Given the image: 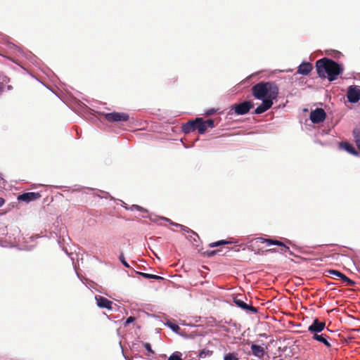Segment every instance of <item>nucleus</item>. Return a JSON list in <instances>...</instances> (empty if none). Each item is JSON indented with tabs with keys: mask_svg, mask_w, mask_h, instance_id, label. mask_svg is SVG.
I'll return each instance as SVG.
<instances>
[{
	"mask_svg": "<svg viewBox=\"0 0 360 360\" xmlns=\"http://www.w3.org/2000/svg\"><path fill=\"white\" fill-rule=\"evenodd\" d=\"M251 91L256 99L262 101L254 112L255 114L259 115L272 107L274 101L278 96L279 88L275 82H260L252 86Z\"/></svg>",
	"mask_w": 360,
	"mask_h": 360,
	"instance_id": "nucleus-1",
	"label": "nucleus"
},
{
	"mask_svg": "<svg viewBox=\"0 0 360 360\" xmlns=\"http://www.w3.org/2000/svg\"><path fill=\"white\" fill-rule=\"evenodd\" d=\"M316 68L320 77H327L330 82L336 79L343 70L338 63L327 58L318 60L316 63Z\"/></svg>",
	"mask_w": 360,
	"mask_h": 360,
	"instance_id": "nucleus-2",
	"label": "nucleus"
},
{
	"mask_svg": "<svg viewBox=\"0 0 360 360\" xmlns=\"http://www.w3.org/2000/svg\"><path fill=\"white\" fill-rule=\"evenodd\" d=\"M255 243H266V245L270 246L271 245H276L281 247L280 252L285 253L288 252L290 255H292V252L290 250V248L286 246L283 242L273 240V239H266L264 238H257L253 240Z\"/></svg>",
	"mask_w": 360,
	"mask_h": 360,
	"instance_id": "nucleus-3",
	"label": "nucleus"
},
{
	"mask_svg": "<svg viewBox=\"0 0 360 360\" xmlns=\"http://www.w3.org/2000/svg\"><path fill=\"white\" fill-rule=\"evenodd\" d=\"M105 119L111 122H127L129 119V115L125 112H112L103 113Z\"/></svg>",
	"mask_w": 360,
	"mask_h": 360,
	"instance_id": "nucleus-4",
	"label": "nucleus"
},
{
	"mask_svg": "<svg viewBox=\"0 0 360 360\" xmlns=\"http://www.w3.org/2000/svg\"><path fill=\"white\" fill-rule=\"evenodd\" d=\"M254 106L251 101H245L238 104L232 105L231 109L234 110L236 115H242L247 114Z\"/></svg>",
	"mask_w": 360,
	"mask_h": 360,
	"instance_id": "nucleus-5",
	"label": "nucleus"
},
{
	"mask_svg": "<svg viewBox=\"0 0 360 360\" xmlns=\"http://www.w3.org/2000/svg\"><path fill=\"white\" fill-rule=\"evenodd\" d=\"M347 98L349 102L357 103L360 99V89L357 86L352 85L347 89Z\"/></svg>",
	"mask_w": 360,
	"mask_h": 360,
	"instance_id": "nucleus-6",
	"label": "nucleus"
},
{
	"mask_svg": "<svg viewBox=\"0 0 360 360\" xmlns=\"http://www.w3.org/2000/svg\"><path fill=\"white\" fill-rule=\"evenodd\" d=\"M326 117V112L322 108H316L310 113V120L313 123L323 122Z\"/></svg>",
	"mask_w": 360,
	"mask_h": 360,
	"instance_id": "nucleus-7",
	"label": "nucleus"
},
{
	"mask_svg": "<svg viewBox=\"0 0 360 360\" xmlns=\"http://www.w3.org/2000/svg\"><path fill=\"white\" fill-rule=\"evenodd\" d=\"M41 197V195L39 192H28L24 193L18 197V200L19 201H23L26 202H30L31 201L36 200L39 199Z\"/></svg>",
	"mask_w": 360,
	"mask_h": 360,
	"instance_id": "nucleus-8",
	"label": "nucleus"
},
{
	"mask_svg": "<svg viewBox=\"0 0 360 360\" xmlns=\"http://www.w3.org/2000/svg\"><path fill=\"white\" fill-rule=\"evenodd\" d=\"M95 300L96 301V304L99 308L108 309H112V302L108 299L101 295H96Z\"/></svg>",
	"mask_w": 360,
	"mask_h": 360,
	"instance_id": "nucleus-9",
	"label": "nucleus"
},
{
	"mask_svg": "<svg viewBox=\"0 0 360 360\" xmlns=\"http://www.w3.org/2000/svg\"><path fill=\"white\" fill-rule=\"evenodd\" d=\"M326 327L325 322H321L318 319H315L311 325L308 327V330L311 333H316L321 332Z\"/></svg>",
	"mask_w": 360,
	"mask_h": 360,
	"instance_id": "nucleus-10",
	"label": "nucleus"
},
{
	"mask_svg": "<svg viewBox=\"0 0 360 360\" xmlns=\"http://www.w3.org/2000/svg\"><path fill=\"white\" fill-rule=\"evenodd\" d=\"M195 130H198L199 134H204L207 129L204 120L201 117H198L193 120Z\"/></svg>",
	"mask_w": 360,
	"mask_h": 360,
	"instance_id": "nucleus-11",
	"label": "nucleus"
},
{
	"mask_svg": "<svg viewBox=\"0 0 360 360\" xmlns=\"http://www.w3.org/2000/svg\"><path fill=\"white\" fill-rule=\"evenodd\" d=\"M312 65L310 63H302L300 65L297 71V74L302 75H307L312 70Z\"/></svg>",
	"mask_w": 360,
	"mask_h": 360,
	"instance_id": "nucleus-12",
	"label": "nucleus"
},
{
	"mask_svg": "<svg viewBox=\"0 0 360 360\" xmlns=\"http://www.w3.org/2000/svg\"><path fill=\"white\" fill-rule=\"evenodd\" d=\"M234 302H235V304L238 307L242 308L243 309L249 310V311H250L252 312H254V313H256L257 311V309L256 307L250 306V305L246 304L245 302H244L240 299L235 298L234 299Z\"/></svg>",
	"mask_w": 360,
	"mask_h": 360,
	"instance_id": "nucleus-13",
	"label": "nucleus"
},
{
	"mask_svg": "<svg viewBox=\"0 0 360 360\" xmlns=\"http://www.w3.org/2000/svg\"><path fill=\"white\" fill-rule=\"evenodd\" d=\"M251 350L252 354L259 358H262L264 355V349L262 347L252 344L251 345Z\"/></svg>",
	"mask_w": 360,
	"mask_h": 360,
	"instance_id": "nucleus-14",
	"label": "nucleus"
},
{
	"mask_svg": "<svg viewBox=\"0 0 360 360\" xmlns=\"http://www.w3.org/2000/svg\"><path fill=\"white\" fill-rule=\"evenodd\" d=\"M340 147L342 148L345 149V150H347L350 154H352V155H358V152L356 150L352 144L348 143V142H341L340 143Z\"/></svg>",
	"mask_w": 360,
	"mask_h": 360,
	"instance_id": "nucleus-15",
	"label": "nucleus"
},
{
	"mask_svg": "<svg viewBox=\"0 0 360 360\" xmlns=\"http://www.w3.org/2000/svg\"><path fill=\"white\" fill-rule=\"evenodd\" d=\"M325 336L326 335L323 334L319 335L314 333L313 335V339L323 343L328 348H330L331 347V344L328 341Z\"/></svg>",
	"mask_w": 360,
	"mask_h": 360,
	"instance_id": "nucleus-16",
	"label": "nucleus"
},
{
	"mask_svg": "<svg viewBox=\"0 0 360 360\" xmlns=\"http://www.w3.org/2000/svg\"><path fill=\"white\" fill-rule=\"evenodd\" d=\"M182 131L185 134H188L195 131L194 122L190 120L182 126Z\"/></svg>",
	"mask_w": 360,
	"mask_h": 360,
	"instance_id": "nucleus-17",
	"label": "nucleus"
},
{
	"mask_svg": "<svg viewBox=\"0 0 360 360\" xmlns=\"http://www.w3.org/2000/svg\"><path fill=\"white\" fill-rule=\"evenodd\" d=\"M353 136L358 149L360 150V129H354L353 130Z\"/></svg>",
	"mask_w": 360,
	"mask_h": 360,
	"instance_id": "nucleus-18",
	"label": "nucleus"
},
{
	"mask_svg": "<svg viewBox=\"0 0 360 360\" xmlns=\"http://www.w3.org/2000/svg\"><path fill=\"white\" fill-rule=\"evenodd\" d=\"M139 274L145 278H153V279H155V280H163L164 279L162 276L155 275V274L141 273V272H140Z\"/></svg>",
	"mask_w": 360,
	"mask_h": 360,
	"instance_id": "nucleus-19",
	"label": "nucleus"
},
{
	"mask_svg": "<svg viewBox=\"0 0 360 360\" xmlns=\"http://www.w3.org/2000/svg\"><path fill=\"white\" fill-rule=\"evenodd\" d=\"M224 360H239L238 354L236 352H229L225 354Z\"/></svg>",
	"mask_w": 360,
	"mask_h": 360,
	"instance_id": "nucleus-20",
	"label": "nucleus"
},
{
	"mask_svg": "<svg viewBox=\"0 0 360 360\" xmlns=\"http://www.w3.org/2000/svg\"><path fill=\"white\" fill-rule=\"evenodd\" d=\"M212 354H213V351L212 350H209V349H202L199 352L198 356L200 358L204 359V358H205L207 356H212Z\"/></svg>",
	"mask_w": 360,
	"mask_h": 360,
	"instance_id": "nucleus-21",
	"label": "nucleus"
},
{
	"mask_svg": "<svg viewBox=\"0 0 360 360\" xmlns=\"http://www.w3.org/2000/svg\"><path fill=\"white\" fill-rule=\"evenodd\" d=\"M229 243H231V242L229 241V240H219L217 242L210 243L209 246L210 248H214V247H217V246H220V245H226V244H229Z\"/></svg>",
	"mask_w": 360,
	"mask_h": 360,
	"instance_id": "nucleus-22",
	"label": "nucleus"
},
{
	"mask_svg": "<svg viewBox=\"0 0 360 360\" xmlns=\"http://www.w3.org/2000/svg\"><path fill=\"white\" fill-rule=\"evenodd\" d=\"M328 273L329 276L332 278L338 277L341 278L343 275V274L341 273L340 271L333 269L328 270Z\"/></svg>",
	"mask_w": 360,
	"mask_h": 360,
	"instance_id": "nucleus-23",
	"label": "nucleus"
},
{
	"mask_svg": "<svg viewBox=\"0 0 360 360\" xmlns=\"http://www.w3.org/2000/svg\"><path fill=\"white\" fill-rule=\"evenodd\" d=\"M341 279L347 283V285L348 286H353L354 285V281H352L350 278H349L347 276H346L345 274L342 275Z\"/></svg>",
	"mask_w": 360,
	"mask_h": 360,
	"instance_id": "nucleus-24",
	"label": "nucleus"
},
{
	"mask_svg": "<svg viewBox=\"0 0 360 360\" xmlns=\"http://www.w3.org/2000/svg\"><path fill=\"white\" fill-rule=\"evenodd\" d=\"M181 230L184 232H186V233H191L195 236H196L197 237H198V234L194 232L193 230L190 229L187 226H185L184 225H181V227H180Z\"/></svg>",
	"mask_w": 360,
	"mask_h": 360,
	"instance_id": "nucleus-25",
	"label": "nucleus"
},
{
	"mask_svg": "<svg viewBox=\"0 0 360 360\" xmlns=\"http://www.w3.org/2000/svg\"><path fill=\"white\" fill-rule=\"evenodd\" d=\"M160 219L169 222L170 224H172L174 226H176V227L180 228L181 226V224L175 223V222L172 221L170 219L167 218V217H160Z\"/></svg>",
	"mask_w": 360,
	"mask_h": 360,
	"instance_id": "nucleus-26",
	"label": "nucleus"
},
{
	"mask_svg": "<svg viewBox=\"0 0 360 360\" xmlns=\"http://www.w3.org/2000/svg\"><path fill=\"white\" fill-rule=\"evenodd\" d=\"M205 123L206 129L207 127L213 128L214 127V120L212 119H208L206 121H204Z\"/></svg>",
	"mask_w": 360,
	"mask_h": 360,
	"instance_id": "nucleus-27",
	"label": "nucleus"
},
{
	"mask_svg": "<svg viewBox=\"0 0 360 360\" xmlns=\"http://www.w3.org/2000/svg\"><path fill=\"white\" fill-rule=\"evenodd\" d=\"M120 262L122 263V264L127 267V268H129V264L126 262L125 260V258L124 257V255L123 253H121L120 255V257H119Z\"/></svg>",
	"mask_w": 360,
	"mask_h": 360,
	"instance_id": "nucleus-28",
	"label": "nucleus"
},
{
	"mask_svg": "<svg viewBox=\"0 0 360 360\" xmlns=\"http://www.w3.org/2000/svg\"><path fill=\"white\" fill-rule=\"evenodd\" d=\"M168 360H182V359L180 354H173L169 357Z\"/></svg>",
	"mask_w": 360,
	"mask_h": 360,
	"instance_id": "nucleus-29",
	"label": "nucleus"
},
{
	"mask_svg": "<svg viewBox=\"0 0 360 360\" xmlns=\"http://www.w3.org/2000/svg\"><path fill=\"white\" fill-rule=\"evenodd\" d=\"M135 321V318L134 316H129V318H127V319L126 320L125 323H124V326H128L129 323L134 322Z\"/></svg>",
	"mask_w": 360,
	"mask_h": 360,
	"instance_id": "nucleus-30",
	"label": "nucleus"
},
{
	"mask_svg": "<svg viewBox=\"0 0 360 360\" xmlns=\"http://www.w3.org/2000/svg\"><path fill=\"white\" fill-rule=\"evenodd\" d=\"M144 347H145V349H146L147 351H148L149 352H150V353H152V354H153V353H154V352L153 351V349H152V348H151V346H150V343H148V342H146V343L144 344Z\"/></svg>",
	"mask_w": 360,
	"mask_h": 360,
	"instance_id": "nucleus-31",
	"label": "nucleus"
},
{
	"mask_svg": "<svg viewBox=\"0 0 360 360\" xmlns=\"http://www.w3.org/2000/svg\"><path fill=\"white\" fill-rule=\"evenodd\" d=\"M132 208L133 209H135L138 211H140V212H146V210L144 209L143 207L139 206V205H132Z\"/></svg>",
	"mask_w": 360,
	"mask_h": 360,
	"instance_id": "nucleus-32",
	"label": "nucleus"
},
{
	"mask_svg": "<svg viewBox=\"0 0 360 360\" xmlns=\"http://www.w3.org/2000/svg\"><path fill=\"white\" fill-rule=\"evenodd\" d=\"M169 326L172 329V330L176 332L179 329V327L178 325L176 324H174V323H169L168 324Z\"/></svg>",
	"mask_w": 360,
	"mask_h": 360,
	"instance_id": "nucleus-33",
	"label": "nucleus"
},
{
	"mask_svg": "<svg viewBox=\"0 0 360 360\" xmlns=\"http://www.w3.org/2000/svg\"><path fill=\"white\" fill-rule=\"evenodd\" d=\"M219 250H212L210 252H207V255L210 257L215 255Z\"/></svg>",
	"mask_w": 360,
	"mask_h": 360,
	"instance_id": "nucleus-34",
	"label": "nucleus"
},
{
	"mask_svg": "<svg viewBox=\"0 0 360 360\" xmlns=\"http://www.w3.org/2000/svg\"><path fill=\"white\" fill-rule=\"evenodd\" d=\"M215 112H216V110H215L214 109H210V110H207V111L205 112V115H211L214 114Z\"/></svg>",
	"mask_w": 360,
	"mask_h": 360,
	"instance_id": "nucleus-35",
	"label": "nucleus"
},
{
	"mask_svg": "<svg viewBox=\"0 0 360 360\" xmlns=\"http://www.w3.org/2000/svg\"><path fill=\"white\" fill-rule=\"evenodd\" d=\"M4 90V85L3 83H0V95L2 94Z\"/></svg>",
	"mask_w": 360,
	"mask_h": 360,
	"instance_id": "nucleus-36",
	"label": "nucleus"
},
{
	"mask_svg": "<svg viewBox=\"0 0 360 360\" xmlns=\"http://www.w3.org/2000/svg\"><path fill=\"white\" fill-rule=\"evenodd\" d=\"M5 203V200L3 198L0 197V207H1Z\"/></svg>",
	"mask_w": 360,
	"mask_h": 360,
	"instance_id": "nucleus-37",
	"label": "nucleus"
},
{
	"mask_svg": "<svg viewBox=\"0 0 360 360\" xmlns=\"http://www.w3.org/2000/svg\"><path fill=\"white\" fill-rule=\"evenodd\" d=\"M268 251L275 252V251H276V250H275V249H269Z\"/></svg>",
	"mask_w": 360,
	"mask_h": 360,
	"instance_id": "nucleus-38",
	"label": "nucleus"
}]
</instances>
